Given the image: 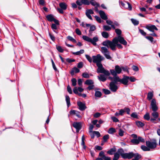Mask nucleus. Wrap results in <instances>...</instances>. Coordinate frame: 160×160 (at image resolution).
<instances>
[{
	"instance_id": "c03bdc74",
	"label": "nucleus",
	"mask_w": 160,
	"mask_h": 160,
	"mask_svg": "<svg viewBox=\"0 0 160 160\" xmlns=\"http://www.w3.org/2000/svg\"><path fill=\"white\" fill-rule=\"evenodd\" d=\"M115 32L118 36H121L122 31L119 29H116L115 30Z\"/></svg>"
},
{
	"instance_id": "c85d7f7f",
	"label": "nucleus",
	"mask_w": 160,
	"mask_h": 160,
	"mask_svg": "<svg viewBox=\"0 0 160 160\" xmlns=\"http://www.w3.org/2000/svg\"><path fill=\"white\" fill-rule=\"evenodd\" d=\"M102 95V93L101 92L98 91H96L95 93V96L96 97L100 98L101 97Z\"/></svg>"
},
{
	"instance_id": "f3484780",
	"label": "nucleus",
	"mask_w": 160,
	"mask_h": 160,
	"mask_svg": "<svg viewBox=\"0 0 160 160\" xmlns=\"http://www.w3.org/2000/svg\"><path fill=\"white\" fill-rule=\"evenodd\" d=\"M59 6L60 8L63 10H66L67 7V5L64 2L59 3Z\"/></svg>"
},
{
	"instance_id": "6e6d98bb",
	"label": "nucleus",
	"mask_w": 160,
	"mask_h": 160,
	"mask_svg": "<svg viewBox=\"0 0 160 160\" xmlns=\"http://www.w3.org/2000/svg\"><path fill=\"white\" fill-rule=\"evenodd\" d=\"M119 157V155L118 153H116L114 155V157L113 158L115 159L118 160Z\"/></svg>"
},
{
	"instance_id": "4d7b16f0",
	"label": "nucleus",
	"mask_w": 160,
	"mask_h": 160,
	"mask_svg": "<svg viewBox=\"0 0 160 160\" xmlns=\"http://www.w3.org/2000/svg\"><path fill=\"white\" fill-rule=\"evenodd\" d=\"M103 91L104 92V93L106 94H109L110 93V91L107 89H103Z\"/></svg>"
},
{
	"instance_id": "cd10ccee",
	"label": "nucleus",
	"mask_w": 160,
	"mask_h": 160,
	"mask_svg": "<svg viewBox=\"0 0 160 160\" xmlns=\"http://www.w3.org/2000/svg\"><path fill=\"white\" fill-rule=\"evenodd\" d=\"M95 29H96V27L94 25L91 26L90 27V30L89 31V33H90V34H89V35L90 36L91 35V32L93 31H94Z\"/></svg>"
},
{
	"instance_id": "9b49d317",
	"label": "nucleus",
	"mask_w": 160,
	"mask_h": 160,
	"mask_svg": "<svg viewBox=\"0 0 160 160\" xmlns=\"http://www.w3.org/2000/svg\"><path fill=\"white\" fill-rule=\"evenodd\" d=\"M129 79V77L124 76L122 79H120V82L124 85H128Z\"/></svg>"
},
{
	"instance_id": "09e8293b",
	"label": "nucleus",
	"mask_w": 160,
	"mask_h": 160,
	"mask_svg": "<svg viewBox=\"0 0 160 160\" xmlns=\"http://www.w3.org/2000/svg\"><path fill=\"white\" fill-rule=\"evenodd\" d=\"M57 50L60 52H62L64 51L63 49H62V48L61 46H57Z\"/></svg>"
},
{
	"instance_id": "69168bd1",
	"label": "nucleus",
	"mask_w": 160,
	"mask_h": 160,
	"mask_svg": "<svg viewBox=\"0 0 160 160\" xmlns=\"http://www.w3.org/2000/svg\"><path fill=\"white\" fill-rule=\"evenodd\" d=\"M95 18L96 20L98 22H101L102 20L101 19V18L97 16H95Z\"/></svg>"
},
{
	"instance_id": "a19ab883",
	"label": "nucleus",
	"mask_w": 160,
	"mask_h": 160,
	"mask_svg": "<svg viewBox=\"0 0 160 160\" xmlns=\"http://www.w3.org/2000/svg\"><path fill=\"white\" fill-rule=\"evenodd\" d=\"M136 123L138 127H142L144 125L143 123L140 121L137 122Z\"/></svg>"
},
{
	"instance_id": "a878e982",
	"label": "nucleus",
	"mask_w": 160,
	"mask_h": 160,
	"mask_svg": "<svg viewBox=\"0 0 160 160\" xmlns=\"http://www.w3.org/2000/svg\"><path fill=\"white\" fill-rule=\"evenodd\" d=\"M141 148L144 151H149L150 150V148H149L148 147L144 145L142 146H141Z\"/></svg>"
},
{
	"instance_id": "864d4df0",
	"label": "nucleus",
	"mask_w": 160,
	"mask_h": 160,
	"mask_svg": "<svg viewBox=\"0 0 160 160\" xmlns=\"http://www.w3.org/2000/svg\"><path fill=\"white\" fill-rule=\"evenodd\" d=\"M110 71L112 75L114 76H117V73L115 70H110Z\"/></svg>"
},
{
	"instance_id": "dca6fc26",
	"label": "nucleus",
	"mask_w": 160,
	"mask_h": 160,
	"mask_svg": "<svg viewBox=\"0 0 160 160\" xmlns=\"http://www.w3.org/2000/svg\"><path fill=\"white\" fill-rule=\"evenodd\" d=\"M78 105L79 107V109L80 110L83 111L84 110L86 107L85 104L82 103L81 102H78Z\"/></svg>"
},
{
	"instance_id": "bf43d9fd",
	"label": "nucleus",
	"mask_w": 160,
	"mask_h": 160,
	"mask_svg": "<svg viewBox=\"0 0 160 160\" xmlns=\"http://www.w3.org/2000/svg\"><path fill=\"white\" fill-rule=\"evenodd\" d=\"M67 90H68V92H69V93L70 94H72V91L71 88L69 85H68L67 86Z\"/></svg>"
},
{
	"instance_id": "f03ea898",
	"label": "nucleus",
	"mask_w": 160,
	"mask_h": 160,
	"mask_svg": "<svg viewBox=\"0 0 160 160\" xmlns=\"http://www.w3.org/2000/svg\"><path fill=\"white\" fill-rule=\"evenodd\" d=\"M104 70L108 72L105 71H102L103 72H97L98 73H100L104 74H100L99 76H98V79L101 81L102 82H104L106 80L108 76L110 75V74L109 71L107 70H106L104 69Z\"/></svg>"
},
{
	"instance_id": "603ef678",
	"label": "nucleus",
	"mask_w": 160,
	"mask_h": 160,
	"mask_svg": "<svg viewBox=\"0 0 160 160\" xmlns=\"http://www.w3.org/2000/svg\"><path fill=\"white\" fill-rule=\"evenodd\" d=\"M85 57L89 62H92V59L89 55H86Z\"/></svg>"
},
{
	"instance_id": "3c124183",
	"label": "nucleus",
	"mask_w": 160,
	"mask_h": 160,
	"mask_svg": "<svg viewBox=\"0 0 160 160\" xmlns=\"http://www.w3.org/2000/svg\"><path fill=\"white\" fill-rule=\"evenodd\" d=\"M109 138V135L108 134L104 135L103 137V139L104 142H106Z\"/></svg>"
},
{
	"instance_id": "052dcab7",
	"label": "nucleus",
	"mask_w": 160,
	"mask_h": 160,
	"mask_svg": "<svg viewBox=\"0 0 160 160\" xmlns=\"http://www.w3.org/2000/svg\"><path fill=\"white\" fill-rule=\"evenodd\" d=\"M94 88V86L92 84L89 85V86L87 88V89L90 90L93 89Z\"/></svg>"
},
{
	"instance_id": "58836bf2",
	"label": "nucleus",
	"mask_w": 160,
	"mask_h": 160,
	"mask_svg": "<svg viewBox=\"0 0 160 160\" xmlns=\"http://www.w3.org/2000/svg\"><path fill=\"white\" fill-rule=\"evenodd\" d=\"M72 85L73 86H75L77 84V80L75 78H73L71 80Z\"/></svg>"
},
{
	"instance_id": "6e6552de",
	"label": "nucleus",
	"mask_w": 160,
	"mask_h": 160,
	"mask_svg": "<svg viewBox=\"0 0 160 160\" xmlns=\"http://www.w3.org/2000/svg\"><path fill=\"white\" fill-rule=\"evenodd\" d=\"M109 88L113 92H116L118 89V87L114 82H111L109 84Z\"/></svg>"
},
{
	"instance_id": "13d9d810",
	"label": "nucleus",
	"mask_w": 160,
	"mask_h": 160,
	"mask_svg": "<svg viewBox=\"0 0 160 160\" xmlns=\"http://www.w3.org/2000/svg\"><path fill=\"white\" fill-rule=\"evenodd\" d=\"M145 38L152 42L153 41V38L152 37L150 36H146Z\"/></svg>"
},
{
	"instance_id": "412c9836",
	"label": "nucleus",
	"mask_w": 160,
	"mask_h": 160,
	"mask_svg": "<svg viewBox=\"0 0 160 160\" xmlns=\"http://www.w3.org/2000/svg\"><path fill=\"white\" fill-rule=\"evenodd\" d=\"M94 83L93 81L91 79H88L85 82V84L88 85H92Z\"/></svg>"
},
{
	"instance_id": "338daca9",
	"label": "nucleus",
	"mask_w": 160,
	"mask_h": 160,
	"mask_svg": "<svg viewBox=\"0 0 160 160\" xmlns=\"http://www.w3.org/2000/svg\"><path fill=\"white\" fill-rule=\"evenodd\" d=\"M83 66V63L82 62H80L78 64V67L79 68H81Z\"/></svg>"
},
{
	"instance_id": "7c9ffc66",
	"label": "nucleus",
	"mask_w": 160,
	"mask_h": 160,
	"mask_svg": "<svg viewBox=\"0 0 160 160\" xmlns=\"http://www.w3.org/2000/svg\"><path fill=\"white\" fill-rule=\"evenodd\" d=\"M66 100L67 102L68 106V107L70 105V99L68 96H66Z\"/></svg>"
},
{
	"instance_id": "6ab92c4d",
	"label": "nucleus",
	"mask_w": 160,
	"mask_h": 160,
	"mask_svg": "<svg viewBox=\"0 0 160 160\" xmlns=\"http://www.w3.org/2000/svg\"><path fill=\"white\" fill-rule=\"evenodd\" d=\"M115 69L117 74L120 73L122 71V68L118 65L115 66Z\"/></svg>"
},
{
	"instance_id": "e433bc0d",
	"label": "nucleus",
	"mask_w": 160,
	"mask_h": 160,
	"mask_svg": "<svg viewBox=\"0 0 160 160\" xmlns=\"http://www.w3.org/2000/svg\"><path fill=\"white\" fill-rule=\"evenodd\" d=\"M131 20L132 23L135 25H137L139 24V21L136 19H132Z\"/></svg>"
},
{
	"instance_id": "de8ad7c7",
	"label": "nucleus",
	"mask_w": 160,
	"mask_h": 160,
	"mask_svg": "<svg viewBox=\"0 0 160 160\" xmlns=\"http://www.w3.org/2000/svg\"><path fill=\"white\" fill-rule=\"evenodd\" d=\"M82 4L85 5H89L90 4V2L88 0H82Z\"/></svg>"
},
{
	"instance_id": "0eeeda50",
	"label": "nucleus",
	"mask_w": 160,
	"mask_h": 160,
	"mask_svg": "<svg viewBox=\"0 0 160 160\" xmlns=\"http://www.w3.org/2000/svg\"><path fill=\"white\" fill-rule=\"evenodd\" d=\"M99 156L100 158H97L96 160H111V158L104 155V152L101 151L99 153Z\"/></svg>"
},
{
	"instance_id": "79ce46f5",
	"label": "nucleus",
	"mask_w": 160,
	"mask_h": 160,
	"mask_svg": "<svg viewBox=\"0 0 160 160\" xmlns=\"http://www.w3.org/2000/svg\"><path fill=\"white\" fill-rule=\"evenodd\" d=\"M67 38L70 41H72L74 43H76V40L72 37L68 36L67 37Z\"/></svg>"
},
{
	"instance_id": "2f4dec72",
	"label": "nucleus",
	"mask_w": 160,
	"mask_h": 160,
	"mask_svg": "<svg viewBox=\"0 0 160 160\" xmlns=\"http://www.w3.org/2000/svg\"><path fill=\"white\" fill-rule=\"evenodd\" d=\"M116 132V130L114 128H110L108 131V133L109 134H113L114 132Z\"/></svg>"
},
{
	"instance_id": "a211bd4d",
	"label": "nucleus",
	"mask_w": 160,
	"mask_h": 160,
	"mask_svg": "<svg viewBox=\"0 0 160 160\" xmlns=\"http://www.w3.org/2000/svg\"><path fill=\"white\" fill-rule=\"evenodd\" d=\"M46 17L48 21L49 22L52 21L54 19L53 15L52 14L48 15L46 16Z\"/></svg>"
},
{
	"instance_id": "49530a36",
	"label": "nucleus",
	"mask_w": 160,
	"mask_h": 160,
	"mask_svg": "<svg viewBox=\"0 0 160 160\" xmlns=\"http://www.w3.org/2000/svg\"><path fill=\"white\" fill-rule=\"evenodd\" d=\"M151 107L152 109V110L153 111H157L158 109V107H157L156 105H152Z\"/></svg>"
},
{
	"instance_id": "20e7f679",
	"label": "nucleus",
	"mask_w": 160,
	"mask_h": 160,
	"mask_svg": "<svg viewBox=\"0 0 160 160\" xmlns=\"http://www.w3.org/2000/svg\"><path fill=\"white\" fill-rule=\"evenodd\" d=\"M146 146L150 149H153L157 147V141L155 139H152L150 141H147L146 142Z\"/></svg>"
},
{
	"instance_id": "2eb2a0df",
	"label": "nucleus",
	"mask_w": 160,
	"mask_h": 160,
	"mask_svg": "<svg viewBox=\"0 0 160 160\" xmlns=\"http://www.w3.org/2000/svg\"><path fill=\"white\" fill-rule=\"evenodd\" d=\"M146 28H147L149 31L152 32H154V30H158V29L154 25H152L151 26H147L146 27Z\"/></svg>"
},
{
	"instance_id": "4c0bfd02",
	"label": "nucleus",
	"mask_w": 160,
	"mask_h": 160,
	"mask_svg": "<svg viewBox=\"0 0 160 160\" xmlns=\"http://www.w3.org/2000/svg\"><path fill=\"white\" fill-rule=\"evenodd\" d=\"M103 29L106 31H109L111 29V27L107 25H104L103 26Z\"/></svg>"
},
{
	"instance_id": "a18cd8bd",
	"label": "nucleus",
	"mask_w": 160,
	"mask_h": 160,
	"mask_svg": "<svg viewBox=\"0 0 160 160\" xmlns=\"http://www.w3.org/2000/svg\"><path fill=\"white\" fill-rule=\"evenodd\" d=\"M83 77L85 78H89V75L87 72L83 73L82 74Z\"/></svg>"
},
{
	"instance_id": "0e129e2a",
	"label": "nucleus",
	"mask_w": 160,
	"mask_h": 160,
	"mask_svg": "<svg viewBox=\"0 0 160 160\" xmlns=\"http://www.w3.org/2000/svg\"><path fill=\"white\" fill-rule=\"evenodd\" d=\"M124 112H126L128 114H130V110L129 108H124Z\"/></svg>"
},
{
	"instance_id": "72a5a7b5",
	"label": "nucleus",
	"mask_w": 160,
	"mask_h": 160,
	"mask_svg": "<svg viewBox=\"0 0 160 160\" xmlns=\"http://www.w3.org/2000/svg\"><path fill=\"white\" fill-rule=\"evenodd\" d=\"M90 3H91L92 6L95 7L99 6V5L98 3H97L96 2H94L93 1H91L90 2Z\"/></svg>"
},
{
	"instance_id": "e2e57ef3",
	"label": "nucleus",
	"mask_w": 160,
	"mask_h": 160,
	"mask_svg": "<svg viewBox=\"0 0 160 160\" xmlns=\"http://www.w3.org/2000/svg\"><path fill=\"white\" fill-rule=\"evenodd\" d=\"M138 142L139 143L140 142H144L145 140L142 137H139L138 138Z\"/></svg>"
},
{
	"instance_id": "f8f14e48",
	"label": "nucleus",
	"mask_w": 160,
	"mask_h": 160,
	"mask_svg": "<svg viewBox=\"0 0 160 160\" xmlns=\"http://www.w3.org/2000/svg\"><path fill=\"white\" fill-rule=\"evenodd\" d=\"M73 127L76 129L77 132H78L81 129V125L80 122H74L73 124Z\"/></svg>"
},
{
	"instance_id": "7ed1b4c3",
	"label": "nucleus",
	"mask_w": 160,
	"mask_h": 160,
	"mask_svg": "<svg viewBox=\"0 0 160 160\" xmlns=\"http://www.w3.org/2000/svg\"><path fill=\"white\" fill-rule=\"evenodd\" d=\"M82 38L84 40L91 42L95 46L96 45V42L98 40V38L97 36L93 37L92 39L86 36H83Z\"/></svg>"
},
{
	"instance_id": "4be33fe9",
	"label": "nucleus",
	"mask_w": 160,
	"mask_h": 160,
	"mask_svg": "<svg viewBox=\"0 0 160 160\" xmlns=\"http://www.w3.org/2000/svg\"><path fill=\"white\" fill-rule=\"evenodd\" d=\"M84 52V51L83 49H81L79 51L73 53V54L77 55H80L81 54L83 53Z\"/></svg>"
},
{
	"instance_id": "8fccbe9b",
	"label": "nucleus",
	"mask_w": 160,
	"mask_h": 160,
	"mask_svg": "<svg viewBox=\"0 0 160 160\" xmlns=\"http://www.w3.org/2000/svg\"><path fill=\"white\" fill-rule=\"evenodd\" d=\"M132 117L134 118H138V116L136 112H133L131 115Z\"/></svg>"
},
{
	"instance_id": "37998d69",
	"label": "nucleus",
	"mask_w": 160,
	"mask_h": 160,
	"mask_svg": "<svg viewBox=\"0 0 160 160\" xmlns=\"http://www.w3.org/2000/svg\"><path fill=\"white\" fill-rule=\"evenodd\" d=\"M124 131L122 130L121 129H119V132L118 134L119 136L121 137H122L124 135Z\"/></svg>"
},
{
	"instance_id": "f257e3e1",
	"label": "nucleus",
	"mask_w": 160,
	"mask_h": 160,
	"mask_svg": "<svg viewBox=\"0 0 160 160\" xmlns=\"http://www.w3.org/2000/svg\"><path fill=\"white\" fill-rule=\"evenodd\" d=\"M92 61L94 63H96L98 68L97 69V72H103L102 71L108 72L104 70V68L103 67L101 62L104 59V58L100 54H98L96 56H93L92 57Z\"/></svg>"
},
{
	"instance_id": "9d476101",
	"label": "nucleus",
	"mask_w": 160,
	"mask_h": 160,
	"mask_svg": "<svg viewBox=\"0 0 160 160\" xmlns=\"http://www.w3.org/2000/svg\"><path fill=\"white\" fill-rule=\"evenodd\" d=\"M123 155V158H128V159H130L134 157V154L132 152H131L129 153H125Z\"/></svg>"
},
{
	"instance_id": "f704fd0d",
	"label": "nucleus",
	"mask_w": 160,
	"mask_h": 160,
	"mask_svg": "<svg viewBox=\"0 0 160 160\" xmlns=\"http://www.w3.org/2000/svg\"><path fill=\"white\" fill-rule=\"evenodd\" d=\"M102 37L105 38H107L109 37V35L108 32H103L102 33Z\"/></svg>"
},
{
	"instance_id": "5701e85b",
	"label": "nucleus",
	"mask_w": 160,
	"mask_h": 160,
	"mask_svg": "<svg viewBox=\"0 0 160 160\" xmlns=\"http://www.w3.org/2000/svg\"><path fill=\"white\" fill-rule=\"evenodd\" d=\"M116 153H118L119 155H120L122 158H123V155L125 153H124L123 150L122 149H119Z\"/></svg>"
},
{
	"instance_id": "b1692460",
	"label": "nucleus",
	"mask_w": 160,
	"mask_h": 160,
	"mask_svg": "<svg viewBox=\"0 0 160 160\" xmlns=\"http://www.w3.org/2000/svg\"><path fill=\"white\" fill-rule=\"evenodd\" d=\"M110 41L107 40L104 41L102 43V45L104 46H106L108 48H109V45L110 42Z\"/></svg>"
},
{
	"instance_id": "5fc2aeb1",
	"label": "nucleus",
	"mask_w": 160,
	"mask_h": 160,
	"mask_svg": "<svg viewBox=\"0 0 160 160\" xmlns=\"http://www.w3.org/2000/svg\"><path fill=\"white\" fill-rule=\"evenodd\" d=\"M119 157V155L118 153H116L114 155V157L113 158L115 159L118 160Z\"/></svg>"
},
{
	"instance_id": "1a4fd4ad",
	"label": "nucleus",
	"mask_w": 160,
	"mask_h": 160,
	"mask_svg": "<svg viewBox=\"0 0 160 160\" xmlns=\"http://www.w3.org/2000/svg\"><path fill=\"white\" fill-rule=\"evenodd\" d=\"M116 41H114V38L113 39L112 41H110L109 45V47L112 50H116V43H117Z\"/></svg>"
},
{
	"instance_id": "774afa93",
	"label": "nucleus",
	"mask_w": 160,
	"mask_h": 160,
	"mask_svg": "<svg viewBox=\"0 0 160 160\" xmlns=\"http://www.w3.org/2000/svg\"><path fill=\"white\" fill-rule=\"evenodd\" d=\"M93 132L95 133L98 138L100 136V134L99 132L94 131H93Z\"/></svg>"
},
{
	"instance_id": "4468645a",
	"label": "nucleus",
	"mask_w": 160,
	"mask_h": 160,
	"mask_svg": "<svg viewBox=\"0 0 160 160\" xmlns=\"http://www.w3.org/2000/svg\"><path fill=\"white\" fill-rule=\"evenodd\" d=\"M99 13L101 18L103 19L106 20L108 19V17L104 12L102 11H100Z\"/></svg>"
},
{
	"instance_id": "bb28decb",
	"label": "nucleus",
	"mask_w": 160,
	"mask_h": 160,
	"mask_svg": "<svg viewBox=\"0 0 160 160\" xmlns=\"http://www.w3.org/2000/svg\"><path fill=\"white\" fill-rule=\"evenodd\" d=\"M152 116L154 118H157L158 117V112L156 111H153L152 113Z\"/></svg>"
},
{
	"instance_id": "680f3d73",
	"label": "nucleus",
	"mask_w": 160,
	"mask_h": 160,
	"mask_svg": "<svg viewBox=\"0 0 160 160\" xmlns=\"http://www.w3.org/2000/svg\"><path fill=\"white\" fill-rule=\"evenodd\" d=\"M111 118L112 120H113V122H117L119 121V120L118 119L115 117H111Z\"/></svg>"
},
{
	"instance_id": "ea45409f",
	"label": "nucleus",
	"mask_w": 160,
	"mask_h": 160,
	"mask_svg": "<svg viewBox=\"0 0 160 160\" xmlns=\"http://www.w3.org/2000/svg\"><path fill=\"white\" fill-rule=\"evenodd\" d=\"M134 157H135V158L134 159L135 160H138L141 158V155H139L138 153L134 154Z\"/></svg>"
},
{
	"instance_id": "c9c22d12",
	"label": "nucleus",
	"mask_w": 160,
	"mask_h": 160,
	"mask_svg": "<svg viewBox=\"0 0 160 160\" xmlns=\"http://www.w3.org/2000/svg\"><path fill=\"white\" fill-rule=\"evenodd\" d=\"M144 118L145 119L147 120H150V116L149 113L147 112L144 116Z\"/></svg>"
},
{
	"instance_id": "39448f33",
	"label": "nucleus",
	"mask_w": 160,
	"mask_h": 160,
	"mask_svg": "<svg viewBox=\"0 0 160 160\" xmlns=\"http://www.w3.org/2000/svg\"><path fill=\"white\" fill-rule=\"evenodd\" d=\"M101 51L106 58L108 59H112V57L110 55V52L107 48L102 47Z\"/></svg>"
},
{
	"instance_id": "393cba45",
	"label": "nucleus",
	"mask_w": 160,
	"mask_h": 160,
	"mask_svg": "<svg viewBox=\"0 0 160 160\" xmlns=\"http://www.w3.org/2000/svg\"><path fill=\"white\" fill-rule=\"evenodd\" d=\"M153 96L152 92H150L148 93L147 98L148 100H150Z\"/></svg>"
},
{
	"instance_id": "ddd939ff",
	"label": "nucleus",
	"mask_w": 160,
	"mask_h": 160,
	"mask_svg": "<svg viewBox=\"0 0 160 160\" xmlns=\"http://www.w3.org/2000/svg\"><path fill=\"white\" fill-rule=\"evenodd\" d=\"M94 13L92 9H88L86 11V14L88 18L92 20V18L91 16V14H93Z\"/></svg>"
},
{
	"instance_id": "c756f323",
	"label": "nucleus",
	"mask_w": 160,
	"mask_h": 160,
	"mask_svg": "<svg viewBox=\"0 0 160 160\" xmlns=\"http://www.w3.org/2000/svg\"><path fill=\"white\" fill-rule=\"evenodd\" d=\"M131 142L134 144H138L139 143L138 140L137 139H132L131 140Z\"/></svg>"
},
{
	"instance_id": "aec40b11",
	"label": "nucleus",
	"mask_w": 160,
	"mask_h": 160,
	"mask_svg": "<svg viewBox=\"0 0 160 160\" xmlns=\"http://www.w3.org/2000/svg\"><path fill=\"white\" fill-rule=\"evenodd\" d=\"M120 79L119 77L117 76H114L113 78V81L115 83L117 82H120Z\"/></svg>"
},
{
	"instance_id": "473e14b6",
	"label": "nucleus",
	"mask_w": 160,
	"mask_h": 160,
	"mask_svg": "<svg viewBox=\"0 0 160 160\" xmlns=\"http://www.w3.org/2000/svg\"><path fill=\"white\" fill-rule=\"evenodd\" d=\"M115 149L114 148H112L111 149L109 150L107 152V153L110 154L112 155L113 154V153L115 152Z\"/></svg>"
},
{
	"instance_id": "423d86ee",
	"label": "nucleus",
	"mask_w": 160,
	"mask_h": 160,
	"mask_svg": "<svg viewBox=\"0 0 160 160\" xmlns=\"http://www.w3.org/2000/svg\"><path fill=\"white\" fill-rule=\"evenodd\" d=\"M114 40L116 41L117 43L120 42L124 45H126L127 44V41L121 36H118L117 37H115Z\"/></svg>"
}]
</instances>
